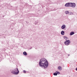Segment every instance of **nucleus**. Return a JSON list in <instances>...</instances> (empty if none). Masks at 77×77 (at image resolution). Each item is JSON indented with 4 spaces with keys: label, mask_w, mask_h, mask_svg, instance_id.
Here are the masks:
<instances>
[{
    "label": "nucleus",
    "mask_w": 77,
    "mask_h": 77,
    "mask_svg": "<svg viewBox=\"0 0 77 77\" xmlns=\"http://www.w3.org/2000/svg\"><path fill=\"white\" fill-rule=\"evenodd\" d=\"M48 62H45V58H42L41 59L39 62V65L40 66L42 67L43 66L44 68H46L48 66Z\"/></svg>",
    "instance_id": "1"
},
{
    "label": "nucleus",
    "mask_w": 77,
    "mask_h": 77,
    "mask_svg": "<svg viewBox=\"0 0 77 77\" xmlns=\"http://www.w3.org/2000/svg\"><path fill=\"white\" fill-rule=\"evenodd\" d=\"M11 72L13 74H14V75H18L19 74V72H20L17 67L16 69H14V70H11Z\"/></svg>",
    "instance_id": "2"
},
{
    "label": "nucleus",
    "mask_w": 77,
    "mask_h": 77,
    "mask_svg": "<svg viewBox=\"0 0 77 77\" xmlns=\"http://www.w3.org/2000/svg\"><path fill=\"white\" fill-rule=\"evenodd\" d=\"M75 4L74 3H70L69 2L66 3L65 5V6L66 7H72V8H75Z\"/></svg>",
    "instance_id": "3"
},
{
    "label": "nucleus",
    "mask_w": 77,
    "mask_h": 77,
    "mask_svg": "<svg viewBox=\"0 0 77 77\" xmlns=\"http://www.w3.org/2000/svg\"><path fill=\"white\" fill-rule=\"evenodd\" d=\"M70 43H71V42H70V40H66V41L64 42V44L66 45H69Z\"/></svg>",
    "instance_id": "4"
},
{
    "label": "nucleus",
    "mask_w": 77,
    "mask_h": 77,
    "mask_svg": "<svg viewBox=\"0 0 77 77\" xmlns=\"http://www.w3.org/2000/svg\"><path fill=\"white\" fill-rule=\"evenodd\" d=\"M23 55H24V56H27V53L25 51L23 52Z\"/></svg>",
    "instance_id": "5"
},
{
    "label": "nucleus",
    "mask_w": 77,
    "mask_h": 77,
    "mask_svg": "<svg viewBox=\"0 0 77 77\" xmlns=\"http://www.w3.org/2000/svg\"><path fill=\"white\" fill-rule=\"evenodd\" d=\"M65 27H66V26H65V25H63L61 27V28L62 29H65Z\"/></svg>",
    "instance_id": "6"
},
{
    "label": "nucleus",
    "mask_w": 77,
    "mask_h": 77,
    "mask_svg": "<svg viewBox=\"0 0 77 77\" xmlns=\"http://www.w3.org/2000/svg\"><path fill=\"white\" fill-rule=\"evenodd\" d=\"M63 38L64 39H66V40L68 39V38L66 36H64L63 37Z\"/></svg>",
    "instance_id": "7"
},
{
    "label": "nucleus",
    "mask_w": 77,
    "mask_h": 77,
    "mask_svg": "<svg viewBox=\"0 0 77 77\" xmlns=\"http://www.w3.org/2000/svg\"><path fill=\"white\" fill-rule=\"evenodd\" d=\"M58 69H59V70H60V71L62 70V67H61V66H59L58 67Z\"/></svg>",
    "instance_id": "8"
},
{
    "label": "nucleus",
    "mask_w": 77,
    "mask_h": 77,
    "mask_svg": "<svg viewBox=\"0 0 77 77\" xmlns=\"http://www.w3.org/2000/svg\"><path fill=\"white\" fill-rule=\"evenodd\" d=\"M74 32H71L70 33V35H74Z\"/></svg>",
    "instance_id": "9"
},
{
    "label": "nucleus",
    "mask_w": 77,
    "mask_h": 77,
    "mask_svg": "<svg viewBox=\"0 0 77 77\" xmlns=\"http://www.w3.org/2000/svg\"><path fill=\"white\" fill-rule=\"evenodd\" d=\"M61 35H63L64 34H65V32H64V31H62L61 32Z\"/></svg>",
    "instance_id": "10"
},
{
    "label": "nucleus",
    "mask_w": 77,
    "mask_h": 77,
    "mask_svg": "<svg viewBox=\"0 0 77 77\" xmlns=\"http://www.w3.org/2000/svg\"><path fill=\"white\" fill-rule=\"evenodd\" d=\"M65 13L66 14H69V11H66L65 12Z\"/></svg>",
    "instance_id": "11"
},
{
    "label": "nucleus",
    "mask_w": 77,
    "mask_h": 77,
    "mask_svg": "<svg viewBox=\"0 0 77 77\" xmlns=\"http://www.w3.org/2000/svg\"><path fill=\"white\" fill-rule=\"evenodd\" d=\"M54 75H57V73H56V72L54 73Z\"/></svg>",
    "instance_id": "12"
},
{
    "label": "nucleus",
    "mask_w": 77,
    "mask_h": 77,
    "mask_svg": "<svg viewBox=\"0 0 77 77\" xmlns=\"http://www.w3.org/2000/svg\"><path fill=\"white\" fill-rule=\"evenodd\" d=\"M23 72L24 74H26V70H23Z\"/></svg>",
    "instance_id": "13"
},
{
    "label": "nucleus",
    "mask_w": 77,
    "mask_h": 77,
    "mask_svg": "<svg viewBox=\"0 0 77 77\" xmlns=\"http://www.w3.org/2000/svg\"><path fill=\"white\" fill-rule=\"evenodd\" d=\"M38 22L35 21V24H38Z\"/></svg>",
    "instance_id": "14"
},
{
    "label": "nucleus",
    "mask_w": 77,
    "mask_h": 77,
    "mask_svg": "<svg viewBox=\"0 0 77 77\" xmlns=\"http://www.w3.org/2000/svg\"><path fill=\"white\" fill-rule=\"evenodd\" d=\"M57 74H60V73H59V72H57Z\"/></svg>",
    "instance_id": "15"
},
{
    "label": "nucleus",
    "mask_w": 77,
    "mask_h": 77,
    "mask_svg": "<svg viewBox=\"0 0 77 77\" xmlns=\"http://www.w3.org/2000/svg\"><path fill=\"white\" fill-rule=\"evenodd\" d=\"M32 47H31V48H29V49H30V50H31V49H32Z\"/></svg>",
    "instance_id": "16"
},
{
    "label": "nucleus",
    "mask_w": 77,
    "mask_h": 77,
    "mask_svg": "<svg viewBox=\"0 0 77 77\" xmlns=\"http://www.w3.org/2000/svg\"><path fill=\"white\" fill-rule=\"evenodd\" d=\"M26 23H27V24H28V23H29V22H26Z\"/></svg>",
    "instance_id": "17"
},
{
    "label": "nucleus",
    "mask_w": 77,
    "mask_h": 77,
    "mask_svg": "<svg viewBox=\"0 0 77 77\" xmlns=\"http://www.w3.org/2000/svg\"><path fill=\"white\" fill-rule=\"evenodd\" d=\"M76 71H77V68H76Z\"/></svg>",
    "instance_id": "18"
},
{
    "label": "nucleus",
    "mask_w": 77,
    "mask_h": 77,
    "mask_svg": "<svg viewBox=\"0 0 77 77\" xmlns=\"http://www.w3.org/2000/svg\"><path fill=\"white\" fill-rule=\"evenodd\" d=\"M10 9H12V8H10Z\"/></svg>",
    "instance_id": "19"
},
{
    "label": "nucleus",
    "mask_w": 77,
    "mask_h": 77,
    "mask_svg": "<svg viewBox=\"0 0 77 77\" xmlns=\"http://www.w3.org/2000/svg\"><path fill=\"white\" fill-rule=\"evenodd\" d=\"M68 55V56H69V55Z\"/></svg>",
    "instance_id": "20"
}]
</instances>
